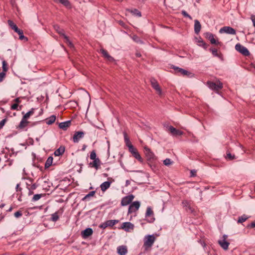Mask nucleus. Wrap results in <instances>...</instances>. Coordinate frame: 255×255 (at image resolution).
I'll use <instances>...</instances> for the list:
<instances>
[{"instance_id":"1","label":"nucleus","mask_w":255,"mask_h":255,"mask_svg":"<svg viewBox=\"0 0 255 255\" xmlns=\"http://www.w3.org/2000/svg\"><path fill=\"white\" fill-rule=\"evenodd\" d=\"M156 238L153 235H146L144 238L143 247L145 250H148L153 245Z\"/></svg>"},{"instance_id":"2","label":"nucleus","mask_w":255,"mask_h":255,"mask_svg":"<svg viewBox=\"0 0 255 255\" xmlns=\"http://www.w3.org/2000/svg\"><path fill=\"white\" fill-rule=\"evenodd\" d=\"M206 85L212 90L218 92L223 88V83L219 80H217L215 82L209 81Z\"/></svg>"},{"instance_id":"3","label":"nucleus","mask_w":255,"mask_h":255,"mask_svg":"<svg viewBox=\"0 0 255 255\" xmlns=\"http://www.w3.org/2000/svg\"><path fill=\"white\" fill-rule=\"evenodd\" d=\"M54 28L59 34L63 37L65 42H66L70 47H72L73 46V44L70 41L69 38L66 35H65L64 30L60 28L59 25H54Z\"/></svg>"},{"instance_id":"4","label":"nucleus","mask_w":255,"mask_h":255,"mask_svg":"<svg viewBox=\"0 0 255 255\" xmlns=\"http://www.w3.org/2000/svg\"><path fill=\"white\" fill-rule=\"evenodd\" d=\"M228 236L224 235L222 238L218 241V243L220 246L224 250H227L228 249L230 243L227 241Z\"/></svg>"},{"instance_id":"5","label":"nucleus","mask_w":255,"mask_h":255,"mask_svg":"<svg viewBox=\"0 0 255 255\" xmlns=\"http://www.w3.org/2000/svg\"><path fill=\"white\" fill-rule=\"evenodd\" d=\"M235 49L244 56H249L250 55V52L248 49L239 43L236 45Z\"/></svg>"},{"instance_id":"6","label":"nucleus","mask_w":255,"mask_h":255,"mask_svg":"<svg viewBox=\"0 0 255 255\" xmlns=\"http://www.w3.org/2000/svg\"><path fill=\"white\" fill-rule=\"evenodd\" d=\"M140 206V202L139 201H134L131 203L128 210V214H131L133 212H136L139 208Z\"/></svg>"},{"instance_id":"7","label":"nucleus","mask_w":255,"mask_h":255,"mask_svg":"<svg viewBox=\"0 0 255 255\" xmlns=\"http://www.w3.org/2000/svg\"><path fill=\"white\" fill-rule=\"evenodd\" d=\"M145 217L147 218V221L149 223H152L155 220V218L153 217V212L150 207L147 208Z\"/></svg>"},{"instance_id":"8","label":"nucleus","mask_w":255,"mask_h":255,"mask_svg":"<svg viewBox=\"0 0 255 255\" xmlns=\"http://www.w3.org/2000/svg\"><path fill=\"white\" fill-rule=\"evenodd\" d=\"M134 196L133 195H129L124 197L121 201V205L125 206L128 205L133 200Z\"/></svg>"},{"instance_id":"9","label":"nucleus","mask_w":255,"mask_h":255,"mask_svg":"<svg viewBox=\"0 0 255 255\" xmlns=\"http://www.w3.org/2000/svg\"><path fill=\"white\" fill-rule=\"evenodd\" d=\"M219 32L221 33H226L234 35L236 34V30L234 28L229 26L223 27L220 29Z\"/></svg>"},{"instance_id":"10","label":"nucleus","mask_w":255,"mask_h":255,"mask_svg":"<svg viewBox=\"0 0 255 255\" xmlns=\"http://www.w3.org/2000/svg\"><path fill=\"white\" fill-rule=\"evenodd\" d=\"M84 136V132L83 131H76L75 132L73 137V141L75 143H77Z\"/></svg>"},{"instance_id":"11","label":"nucleus","mask_w":255,"mask_h":255,"mask_svg":"<svg viewBox=\"0 0 255 255\" xmlns=\"http://www.w3.org/2000/svg\"><path fill=\"white\" fill-rule=\"evenodd\" d=\"M150 82L152 87L157 91L159 95H161L162 91L157 82L154 79H151Z\"/></svg>"},{"instance_id":"12","label":"nucleus","mask_w":255,"mask_h":255,"mask_svg":"<svg viewBox=\"0 0 255 255\" xmlns=\"http://www.w3.org/2000/svg\"><path fill=\"white\" fill-rule=\"evenodd\" d=\"M134 225L130 222H125L123 224L122 229L127 232H129L130 230H133Z\"/></svg>"},{"instance_id":"13","label":"nucleus","mask_w":255,"mask_h":255,"mask_svg":"<svg viewBox=\"0 0 255 255\" xmlns=\"http://www.w3.org/2000/svg\"><path fill=\"white\" fill-rule=\"evenodd\" d=\"M101 52L102 53L103 56L106 58L108 61L110 62H113L114 61V59L113 57H112L111 56H110L108 52L105 50V49L102 48L100 49Z\"/></svg>"},{"instance_id":"14","label":"nucleus","mask_w":255,"mask_h":255,"mask_svg":"<svg viewBox=\"0 0 255 255\" xmlns=\"http://www.w3.org/2000/svg\"><path fill=\"white\" fill-rule=\"evenodd\" d=\"M206 37L211 42L212 44H218L219 42H217L216 39L214 38V35L210 32H207L205 33Z\"/></svg>"},{"instance_id":"15","label":"nucleus","mask_w":255,"mask_h":255,"mask_svg":"<svg viewBox=\"0 0 255 255\" xmlns=\"http://www.w3.org/2000/svg\"><path fill=\"white\" fill-rule=\"evenodd\" d=\"M169 130L173 135H181L183 133V131L178 130L172 126L169 127Z\"/></svg>"},{"instance_id":"16","label":"nucleus","mask_w":255,"mask_h":255,"mask_svg":"<svg viewBox=\"0 0 255 255\" xmlns=\"http://www.w3.org/2000/svg\"><path fill=\"white\" fill-rule=\"evenodd\" d=\"M93 232V230L90 228H88L82 232V236L83 238H86L92 235Z\"/></svg>"},{"instance_id":"17","label":"nucleus","mask_w":255,"mask_h":255,"mask_svg":"<svg viewBox=\"0 0 255 255\" xmlns=\"http://www.w3.org/2000/svg\"><path fill=\"white\" fill-rule=\"evenodd\" d=\"M117 252L120 255H126L127 253V248L124 246H119L117 248Z\"/></svg>"},{"instance_id":"18","label":"nucleus","mask_w":255,"mask_h":255,"mask_svg":"<svg viewBox=\"0 0 255 255\" xmlns=\"http://www.w3.org/2000/svg\"><path fill=\"white\" fill-rule=\"evenodd\" d=\"M70 125L71 121H68L60 123L59 125V127L63 130H66L67 128L70 127Z\"/></svg>"},{"instance_id":"19","label":"nucleus","mask_w":255,"mask_h":255,"mask_svg":"<svg viewBox=\"0 0 255 255\" xmlns=\"http://www.w3.org/2000/svg\"><path fill=\"white\" fill-rule=\"evenodd\" d=\"M111 184V182L106 181L102 183L100 185L101 190L103 192H105L107 189H108Z\"/></svg>"},{"instance_id":"20","label":"nucleus","mask_w":255,"mask_h":255,"mask_svg":"<svg viewBox=\"0 0 255 255\" xmlns=\"http://www.w3.org/2000/svg\"><path fill=\"white\" fill-rule=\"evenodd\" d=\"M194 22V31L196 34H198L201 30V25L200 22L198 20H195Z\"/></svg>"},{"instance_id":"21","label":"nucleus","mask_w":255,"mask_h":255,"mask_svg":"<svg viewBox=\"0 0 255 255\" xmlns=\"http://www.w3.org/2000/svg\"><path fill=\"white\" fill-rule=\"evenodd\" d=\"M145 153L146 156L148 159H152L154 157V154L151 151V150L149 149V148L145 147Z\"/></svg>"},{"instance_id":"22","label":"nucleus","mask_w":255,"mask_h":255,"mask_svg":"<svg viewBox=\"0 0 255 255\" xmlns=\"http://www.w3.org/2000/svg\"><path fill=\"white\" fill-rule=\"evenodd\" d=\"M8 24L9 25V26L15 32H19V29L17 27V26H16V25L15 24H14V23L10 20H8Z\"/></svg>"},{"instance_id":"23","label":"nucleus","mask_w":255,"mask_h":255,"mask_svg":"<svg viewBox=\"0 0 255 255\" xmlns=\"http://www.w3.org/2000/svg\"><path fill=\"white\" fill-rule=\"evenodd\" d=\"M65 151V147L64 146H60L54 151V155L58 156L63 154Z\"/></svg>"},{"instance_id":"24","label":"nucleus","mask_w":255,"mask_h":255,"mask_svg":"<svg viewBox=\"0 0 255 255\" xmlns=\"http://www.w3.org/2000/svg\"><path fill=\"white\" fill-rule=\"evenodd\" d=\"M93 162L90 163L92 167H95L96 169H98L101 164L100 160L99 158L94 159Z\"/></svg>"},{"instance_id":"25","label":"nucleus","mask_w":255,"mask_h":255,"mask_svg":"<svg viewBox=\"0 0 255 255\" xmlns=\"http://www.w3.org/2000/svg\"><path fill=\"white\" fill-rule=\"evenodd\" d=\"M56 118V116L54 115L50 116L49 118L46 119V124L49 125L52 124L55 122Z\"/></svg>"},{"instance_id":"26","label":"nucleus","mask_w":255,"mask_h":255,"mask_svg":"<svg viewBox=\"0 0 255 255\" xmlns=\"http://www.w3.org/2000/svg\"><path fill=\"white\" fill-rule=\"evenodd\" d=\"M28 123V122L27 121V120L22 118L21 122L19 123L18 128H24L26 127L27 126Z\"/></svg>"},{"instance_id":"27","label":"nucleus","mask_w":255,"mask_h":255,"mask_svg":"<svg viewBox=\"0 0 255 255\" xmlns=\"http://www.w3.org/2000/svg\"><path fill=\"white\" fill-rule=\"evenodd\" d=\"M52 162L53 157L52 156L49 157L45 163V168H48V167H49L52 165Z\"/></svg>"},{"instance_id":"28","label":"nucleus","mask_w":255,"mask_h":255,"mask_svg":"<svg viewBox=\"0 0 255 255\" xmlns=\"http://www.w3.org/2000/svg\"><path fill=\"white\" fill-rule=\"evenodd\" d=\"M95 194V191H93L90 192L88 194H87L83 199V201L88 200L90 197H93Z\"/></svg>"},{"instance_id":"29","label":"nucleus","mask_w":255,"mask_h":255,"mask_svg":"<svg viewBox=\"0 0 255 255\" xmlns=\"http://www.w3.org/2000/svg\"><path fill=\"white\" fill-rule=\"evenodd\" d=\"M132 155L134 156V157L135 158H136L137 160H138V161H139L140 162H143V159L137 151H136L135 152H134L132 154Z\"/></svg>"},{"instance_id":"30","label":"nucleus","mask_w":255,"mask_h":255,"mask_svg":"<svg viewBox=\"0 0 255 255\" xmlns=\"http://www.w3.org/2000/svg\"><path fill=\"white\" fill-rule=\"evenodd\" d=\"M58 1L67 7H70V3L68 0H58Z\"/></svg>"},{"instance_id":"31","label":"nucleus","mask_w":255,"mask_h":255,"mask_svg":"<svg viewBox=\"0 0 255 255\" xmlns=\"http://www.w3.org/2000/svg\"><path fill=\"white\" fill-rule=\"evenodd\" d=\"M34 113V109H32L30 111H29L28 112H27V113H26L24 116L23 117V118L26 120H27V119H28L30 116L32 115Z\"/></svg>"},{"instance_id":"32","label":"nucleus","mask_w":255,"mask_h":255,"mask_svg":"<svg viewBox=\"0 0 255 255\" xmlns=\"http://www.w3.org/2000/svg\"><path fill=\"white\" fill-rule=\"evenodd\" d=\"M176 69L177 70V71L180 73L182 75H187L188 74V73H189L188 72V71L186 70H184L183 69H182V68H176Z\"/></svg>"},{"instance_id":"33","label":"nucleus","mask_w":255,"mask_h":255,"mask_svg":"<svg viewBox=\"0 0 255 255\" xmlns=\"http://www.w3.org/2000/svg\"><path fill=\"white\" fill-rule=\"evenodd\" d=\"M248 217L246 215H244L239 218L238 222L239 223H242L246 221L248 219Z\"/></svg>"},{"instance_id":"34","label":"nucleus","mask_w":255,"mask_h":255,"mask_svg":"<svg viewBox=\"0 0 255 255\" xmlns=\"http://www.w3.org/2000/svg\"><path fill=\"white\" fill-rule=\"evenodd\" d=\"M16 33H17L19 35V39L25 40L26 41L27 40V38L24 36L22 30L19 29V32H16Z\"/></svg>"},{"instance_id":"35","label":"nucleus","mask_w":255,"mask_h":255,"mask_svg":"<svg viewBox=\"0 0 255 255\" xmlns=\"http://www.w3.org/2000/svg\"><path fill=\"white\" fill-rule=\"evenodd\" d=\"M59 219V216L57 212H55L51 215V220L53 222H56Z\"/></svg>"},{"instance_id":"36","label":"nucleus","mask_w":255,"mask_h":255,"mask_svg":"<svg viewBox=\"0 0 255 255\" xmlns=\"http://www.w3.org/2000/svg\"><path fill=\"white\" fill-rule=\"evenodd\" d=\"M109 226L112 227L115 225L116 223H118V220H111L107 221Z\"/></svg>"},{"instance_id":"37","label":"nucleus","mask_w":255,"mask_h":255,"mask_svg":"<svg viewBox=\"0 0 255 255\" xmlns=\"http://www.w3.org/2000/svg\"><path fill=\"white\" fill-rule=\"evenodd\" d=\"M129 11L132 13L133 15H136L138 16H141V13L137 10L136 9H134L133 10H130Z\"/></svg>"},{"instance_id":"38","label":"nucleus","mask_w":255,"mask_h":255,"mask_svg":"<svg viewBox=\"0 0 255 255\" xmlns=\"http://www.w3.org/2000/svg\"><path fill=\"white\" fill-rule=\"evenodd\" d=\"M173 162L169 158H166L163 161V163L166 166L170 165L172 164Z\"/></svg>"},{"instance_id":"39","label":"nucleus","mask_w":255,"mask_h":255,"mask_svg":"<svg viewBox=\"0 0 255 255\" xmlns=\"http://www.w3.org/2000/svg\"><path fill=\"white\" fill-rule=\"evenodd\" d=\"M128 150L132 154L137 151V149L135 148L132 144H130L129 146Z\"/></svg>"},{"instance_id":"40","label":"nucleus","mask_w":255,"mask_h":255,"mask_svg":"<svg viewBox=\"0 0 255 255\" xmlns=\"http://www.w3.org/2000/svg\"><path fill=\"white\" fill-rule=\"evenodd\" d=\"M42 194H35L33 196L32 198V201H36L40 199V198L42 197Z\"/></svg>"},{"instance_id":"41","label":"nucleus","mask_w":255,"mask_h":255,"mask_svg":"<svg viewBox=\"0 0 255 255\" xmlns=\"http://www.w3.org/2000/svg\"><path fill=\"white\" fill-rule=\"evenodd\" d=\"M90 159L92 160L97 159L98 158H96V153L95 151L93 150L92 151L90 155Z\"/></svg>"},{"instance_id":"42","label":"nucleus","mask_w":255,"mask_h":255,"mask_svg":"<svg viewBox=\"0 0 255 255\" xmlns=\"http://www.w3.org/2000/svg\"><path fill=\"white\" fill-rule=\"evenodd\" d=\"M2 70L3 71L2 72H5L7 70V64L5 61H2Z\"/></svg>"},{"instance_id":"43","label":"nucleus","mask_w":255,"mask_h":255,"mask_svg":"<svg viewBox=\"0 0 255 255\" xmlns=\"http://www.w3.org/2000/svg\"><path fill=\"white\" fill-rule=\"evenodd\" d=\"M182 204L184 207H187V208H189V209H191L190 206L189 204V202L188 201H187V200L183 201L182 202Z\"/></svg>"},{"instance_id":"44","label":"nucleus","mask_w":255,"mask_h":255,"mask_svg":"<svg viewBox=\"0 0 255 255\" xmlns=\"http://www.w3.org/2000/svg\"><path fill=\"white\" fill-rule=\"evenodd\" d=\"M211 51L212 52L213 55L215 56L219 57L220 55L218 53V51L216 49H210Z\"/></svg>"},{"instance_id":"45","label":"nucleus","mask_w":255,"mask_h":255,"mask_svg":"<svg viewBox=\"0 0 255 255\" xmlns=\"http://www.w3.org/2000/svg\"><path fill=\"white\" fill-rule=\"evenodd\" d=\"M18 104L14 103L11 106V109L12 110H19L18 109Z\"/></svg>"},{"instance_id":"46","label":"nucleus","mask_w":255,"mask_h":255,"mask_svg":"<svg viewBox=\"0 0 255 255\" xmlns=\"http://www.w3.org/2000/svg\"><path fill=\"white\" fill-rule=\"evenodd\" d=\"M181 13L182 14L185 16V17H188L190 19H192V17L189 15L187 12L186 11H185V10H182L181 11Z\"/></svg>"},{"instance_id":"47","label":"nucleus","mask_w":255,"mask_h":255,"mask_svg":"<svg viewBox=\"0 0 255 255\" xmlns=\"http://www.w3.org/2000/svg\"><path fill=\"white\" fill-rule=\"evenodd\" d=\"M227 158L229 159L230 160H232L235 158V156L234 155H232L230 152L227 153Z\"/></svg>"},{"instance_id":"48","label":"nucleus","mask_w":255,"mask_h":255,"mask_svg":"<svg viewBox=\"0 0 255 255\" xmlns=\"http://www.w3.org/2000/svg\"><path fill=\"white\" fill-rule=\"evenodd\" d=\"M5 77V73L4 72L0 73V82H1Z\"/></svg>"},{"instance_id":"49","label":"nucleus","mask_w":255,"mask_h":255,"mask_svg":"<svg viewBox=\"0 0 255 255\" xmlns=\"http://www.w3.org/2000/svg\"><path fill=\"white\" fill-rule=\"evenodd\" d=\"M109 225L107 223V222H106L103 224H101L100 226H99V227L101 228H102V229H105L107 227H108Z\"/></svg>"},{"instance_id":"50","label":"nucleus","mask_w":255,"mask_h":255,"mask_svg":"<svg viewBox=\"0 0 255 255\" xmlns=\"http://www.w3.org/2000/svg\"><path fill=\"white\" fill-rule=\"evenodd\" d=\"M6 122V119H4L0 122V129H1L5 125Z\"/></svg>"},{"instance_id":"51","label":"nucleus","mask_w":255,"mask_h":255,"mask_svg":"<svg viewBox=\"0 0 255 255\" xmlns=\"http://www.w3.org/2000/svg\"><path fill=\"white\" fill-rule=\"evenodd\" d=\"M125 141L126 142V144H127V146L128 147H129V146L130 145V144H131V142H130L128 138L126 136L125 137Z\"/></svg>"},{"instance_id":"52","label":"nucleus","mask_w":255,"mask_h":255,"mask_svg":"<svg viewBox=\"0 0 255 255\" xmlns=\"http://www.w3.org/2000/svg\"><path fill=\"white\" fill-rule=\"evenodd\" d=\"M22 216V213L20 211H17L14 213V216L16 218H19Z\"/></svg>"},{"instance_id":"53","label":"nucleus","mask_w":255,"mask_h":255,"mask_svg":"<svg viewBox=\"0 0 255 255\" xmlns=\"http://www.w3.org/2000/svg\"><path fill=\"white\" fill-rule=\"evenodd\" d=\"M251 19H252V22L253 23L254 26L255 27V15H252L251 16Z\"/></svg>"},{"instance_id":"54","label":"nucleus","mask_w":255,"mask_h":255,"mask_svg":"<svg viewBox=\"0 0 255 255\" xmlns=\"http://www.w3.org/2000/svg\"><path fill=\"white\" fill-rule=\"evenodd\" d=\"M14 101L15 102V103H17V104H19L20 103L21 101L20 100V99L19 98H16L15 100H14Z\"/></svg>"},{"instance_id":"55","label":"nucleus","mask_w":255,"mask_h":255,"mask_svg":"<svg viewBox=\"0 0 255 255\" xmlns=\"http://www.w3.org/2000/svg\"><path fill=\"white\" fill-rule=\"evenodd\" d=\"M132 38L136 42H139V40H138V37L136 36H133Z\"/></svg>"},{"instance_id":"56","label":"nucleus","mask_w":255,"mask_h":255,"mask_svg":"<svg viewBox=\"0 0 255 255\" xmlns=\"http://www.w3.org/2000/svg\"><path fill=\"white\" fill-rule=\"evenodd\" d=\"M130 184V181L127 180L126 182V186H127Z\"/></svg>"},{"instance_id":"57","label":"nucleus","mask_w":255,"mask_h":255,"mask_svg":"<svg viewBox=\"0 0 255 255\" xmlns=\"http://www.w3.org/2000/svg\"><path fill=\"white\" fill-rule=\"evenodd\" d=\"M196 172V171L195 170H192L191 171V175L192 176H194L195 175V173Z\"/></svg>"},{"instance_id":"58","label":"nucleus","mask_w":255,"mask_h":255,"mask_svg":"<svg viewBox=\"0 0 255 255\" xmlns=\"http://www.w3.org/2000/svg\"><path fill=\"white\" fill-rule=\"evenodd\" d=\"M251 227H253V228H255V222H253L251 224Z\"/></svg>"},{"instance_id":"59","label":"nucleus","mask_w":255,"mask_h":255,"mask_svg":"<svg viewBox=\"0 0 255 255\" xmlns=\"http://www.w3.org/2000/svg\"><path fill=\"white\" fill-rule=\"evenodd\" d=\"M86 148V145H83V147L82 148V150H84L85 149V148Z\"/></svg>"},{"instance_id":"60","label":"nucleus","mask_w":255,"mask_h":255,"mask_svg":"<svg viewBox=\"0 0 255 255\" xmlns=\"http://www.w3.org/2000/svg\"><path fill=\"white\" fill-rule=\"evenodd\" d=\"M18 187H19V184H17L16 185V189L17 191V190H18Z\"/></svg>"},{"instance_id":"61","label":"nucleus","mask_w":255,"mask_h":255,"mask_svg":"<svg viewBox=\"0 0 255 255\" xmlns=\"http://www.w3.org/2000/svg\"><path fill=\"white\" fill-rule=\"evenodd\" d=\"M136 56H138V57H140V54H138V53H137L136 54Z\"/></svg>"},{"instance_id":"62","label":"nucleus","mask_w":255,"mask_h":255,"mask_svg":"<svg viewBox=\"0 0 255 255\" xmlns=\"http://www.w3.org/2000/svg\"><path fill=\"white\" fill-rule=\"evenodd\" d=\"M122 25H123V22L122 21H121L120 23Z\"/></svg>"},{"instance_id":"63","label":"nucleus","mask_w":255,"mask_h":255,"mask_svg":"<svg viewBox=\"0 0 255 255\" xmlns=\"http://www.w3.org/2000/svg\"><path fill=\"white\" fill-rule=\"evenodd\" d=\"M55 1L57 2L58 0H54Z\"/></svg>"},{"instance_id":"64","label":"nucleus","mask_w":255,"mask_h":255,"mask_svg":"<svg viewBox=\"0 0 255 255\" xmlns=\"http://www.w3.org/2000/svg\"><path fill=\"white\" fill-rule=\"evenodd\" d=\"M121 165L123 167V164L121 163Z\"/></svg>"}]
</instances>
